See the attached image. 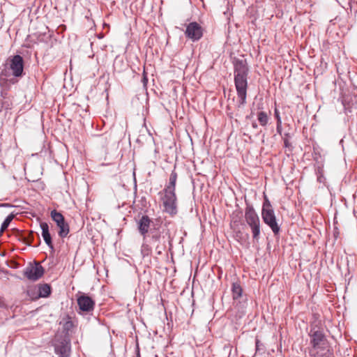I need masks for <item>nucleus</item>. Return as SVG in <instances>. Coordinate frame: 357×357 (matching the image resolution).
I'll list each match as a JSON object with an SVG mask.
<instances>
[{
    "mask_svg": "<svg viewBox=\"0 0 357 357\" xmlns=\"http://www.w3.org/2000/svg\"><path fill=\"white\" fill-rule=\"evenodd\" d=\"M234 66V84L239 107L246 103L248 68L245 60L236 59Z\"/></svg>",
    "mask_w": 357,
    "mask_h": 357,
    "instance_id": "1",
    "label": "nucleus"
},
{
    "mask_svg": "<svg viewBox=\"0 0 357 357\" xmlns=\"http://www.w3.org/2000/svg\"><path fill=\"white\" fill-rule=\"evenodd\" d=\"M24 71V59L20 55H15L7 59L0 73V79H6L10 75L22 77Z\"/></svg>",
    "mask_w": 357,
    "mask_h": 357,
    "instance_id": "2",
    "label": "nucleus"
},
{
    "mask_svg": "<svg viewBox=\"0 0 357 357\" xmlns=\"http://www.w3.org/2000/svg\"><path fill=\"white\" fill-rule=\"evenodd\" d=\"M245 219L246 223L251 229L253 240L258 241L261 233L260 220L253 206L250 204H247L246 206Z\"/></svg>",
    "mask_w": 357,
    "mask_h": 357,
    "instance_id": "3",
    "label": "nucleus"
},
{
    "mask_svg": "<svg viewBox=\"0 0 357 357\" xmlns=\"http://www.w3.org/2000/svg\"><path fill=\"white\" fill-rule=\"evenodd\" d=\"M261 217L264 222L271 229L275 235L278 234L280 227L276 221V217L268 199L263 204Z\"/></svg>",
    "mask_w": 357,
    "mask_h": 357,
    "instance_id": "4",
    "label": "nucleus"
},
{
    "mask_svg": "<svg viewBox=\"0 0 357 357\" xmlns=\"http://www.w3.org/2000/svg\"><path fill=\"white\" fill-rule=\"evenodd\" d=\"M148 242L155 248V252L160 255L166 248L167 238L163 233L160 230L151 231L148 235Z\"/></svg>",
    "mask_w": 357,
    "mask_h": 357,
    "instance_id": "5",
    "label": "nucleus"
},
{
    "mask_svg": "<svg viewBox=\"0 0 357 357\" xmlns=\"http://www.w3.org/2000/svg\"><path fill=\"white\" fill-rule=\"evenodd\" d=\"M162 198L164 210L172 216L177 213V197L175 192L163 191Z\"/></svg>",
    "mask_w": 357,
    "mask_h": 357,
    "instance_id": "6",
    "label": "nucleus"
},
{
    "mask_svg": "<svg viewBox=\"0 0 357 357\" xmlns=\"http://www.w3.org/2000/svg\"><path fill=\"white\" fill-rule=\"evenodd\" d=\"M44 268L38 262L30 264L24 271V275L29 280L36 281L44 274Z\"/></svg>",
    "mask_w": 357,
    "mask_h": 357,
    "instance_id": "7",
    "label": "nucleus"
},
{
    "mask_svg": "<svg viewBox=\"0 0 357 357\" xmlns=\"http://www.w3.org/2000/svg\"><path fill=\"white\" fill-rule=\"evenodd\" d=\"M54 351L59 357H69L70 352V340L66 337L56 338L54 343Z\"/></svg>",
    "mask_w": 357,
    "mask_h": 357,
    "instance_id": "8",
    "label": "nucleus"
},
{
    "mask_svg": "<svg viewBox=\"0 0 357 357\" xmlns=\"http://www.w3.org/2000/svg\"><path fill=\"white\" fill-rule=\"evenodd\" d=\"M203 28L196 22L189 23L185 31V36L193 42L198 41L203 36Z\"/></svg>",
    "mask_w": 357,
    "mask_h": 357,
    "instance_id": "9",
    "label": "nucleus"
},
{
    "mask_svg": "<svg viewBox=\"0 0 357 357\" xmlns=\"http://www.w3.org/2000/svg\"><path fill=\"white\" fill-rule=\"evenodd\" d=\"M77 304L82 312H92L95 307V301L88 295L83 294L78 297Z\"/></svg>",
    "mask_w": 357,
    "mask_h": 357,
    "instance_id": "10",
    "label": "nucleus"
},
{
    "mask_svg": "<svg viewBox=\"0 0 357 357\" xmlns=\"http://www.w3.org/2000/svg\"><path fill=\"white\" fill-rule=\"evenodd\" d=\"M151 219L147 215H143L138 222V229L143 236V240L148 238L149 229L151 224Z\"/></svg>",
    "mask_w": 357,
    "mask_h": 357,
    "instance_id": "11",
    "label": "nucleus"
},
{
    "mask_svg": "<svg viewBox=\"0 0 357 357\" xmlns=\"http://www.w3.org/2000/svg\"><path fill=\"white\" fill-rule=\"evenodd\" d=\"M311 337V344L314 348L319 347L321 342L324 339V335L320 330H316L315 328H312L309 333Z\"/></svg>",
    "mask_w": 357,
    "mask_h": 357,
    "instance_id": "12",
    "label": "nucleus"
},
{
    "mask_svg": "<svg viewBox=\"0 0 357 357\" xmlns=\"http://www.w3.org/2000/svg\"><path fill=\"white\" fill-rule=\"evenodd\" d=\"M40 227L42 229V236L44 239V241L47 245V246L51 249L54 250V245L52 243V236L50 235V231H49V226L47 223L46 222H41L40 223Z\"/></svg>",
    "mask_w": 357,
    "mask_h": 357,
    "instance_id": "13",
    "label": "nucleus"
},
{
    "mask_svg": "<svg viewBox=\"0 0 357 357\" xmlns=\"http://www.w3.org/2000/svg\"><path fill=\"white\" fill-rule=\"evenodd\" d=\"M177 178L178 174L175 172V170H173L169 175V181L165 185L163 191L175 192Z\"/></svg>",
    "mask_w": 357,
    "mask_h": 357,
    "instance_id": "14",
    "label": "nucleus"
},
{
    "mask_svg": "<svg viewBox=\"0 0 357 357\" xmlns=\"http://www.w3.org/2000/svg\"><path fill=\"white\" fill-rule=\"evenodd\" d=\"M152 252L151 245L148 242V238H146L145 240H143V243L141 247V254L143 258L149 257L151 255Z\"/></svg>",
    "mask_w": 357,
    "mask_h": 357,
    "instance_id": "15",
    "label": "nucleus"
},
{
    "mask_svg": "<svg viewBox=\"0 0 357 357\" xmlns=\"http://www.w3.org/2000/svg\"><path fill=\"white\" fill-rule=\"evenodd\" d=\"M56 225L59 229L58 232L59 236L61 238L66 237L70 231L68 224L64 220L62 222V223L56 224Z\"/></svg>",
    "mask_w": 357,
    "mask_h": 357,
    "instance_id": "16",
    "label": "nucleus"
},
{
    "mask_svg": "<svg viewBox=\"0 0 357 357\" xmlns=\"http://www.w3.org/2000/svg\"><path fill=\"white\" fill-rule=\"evenodd\" d=\"M51 294V287L47 284H43L38 287V294L40 297L46 298Z\"/></svg>",
    "mask_w": 357,
    "mask_h": 357,
    "instance_id": "17",
    "label": "nucleus"
},
{
    "mask_svg": "<svg viewBox=\"0 0 357 357\" xmlns=\"http://www.w3.org/2000/svg\"><path fill=\"white\" fill-rule=\"evenodd\" d=\"M17 236L19 238L20 241H22L26 245H31L33 238V234L32 231L29 234L28 236H25L20 231L17 230Z\"/></svg>",
    "mask_w": 357,
    "mask_h": 357,
    "instance_id": "18",
    "label": "nucleus"
},
{
    "mask_svg": "<svg viewBox=\"0 0 357 357\" xmlns=\"http://www.w3.org/2000/svg\"><path fill=\"white\" fill-rule=\"evenodd\" d=\"M231 290H232V294H233L234 299H238L241 296L243 289L239 283H237V282L233 283Z\"/></svg>",
    "mask_w": 357,
    "mask_h": 357,
    "instance_id": "19",
    "label": "nucleus"
},
{
    "mask_svg": "<svg viewBox=\"0 0 357 357\" xmlns=\"http://www.w3.org/2000/svg\"><path fill=\"white\" fill-rule=\"evenodd\" d=\"M14 218V215L13 213L8 215L6 218L4 220L3 223L1 224V227L0 229V236L4 232V231L8 227L10 223Z\"/></svg>",
    "mask_w": 357,
    "mask_h": 357,
    "instance_id": "20",
    "label": "nucleus"
},
{
    "mask_svg": "<svg viewBox=\"0 0 357 357\" xmlns=\"http://www.w3.org/2000/svg\"><path fill=\"white\" fill-rule=\"evenodd\" d=\"M51 218L56 223H62L65 220L63 215L56 210L51 211Z\"/></svg>",
    "mask_w": 357,
    "mask_h": 357,
    "instance_id": "21",
    "label": "nucleus"
},
{
    "mask_svg": "<svg viewBox=\"0 0 357 357\" xmlns=\"http://www.w3.org/2000/svg\"><path fill=\"white\" fill-rule=\"evenodd\" d=\"M257 120L261 126L267 125L268 121V117L265 112H259L257 114Z\"/></svg>",
    "mask_w": 357,
    "mask_h": 357,
    "instance_id": "22",
    "label": "nucleus"
},
{
    "mask_svg": "<svg viewBox=\"0 0 357 357\" xmlns=\"http://www.w3.org/2000/svg\"><path fill=\"white\" fill-rule=\"evenodd\" d=\"M234 235V238L239 243H243V241H245V236L242 231H241L239 229H237L236 227L233 228Z\"/></svg>",
    "mask_w": 357,
    "mask_h": 357,
    "instance_id": "23",
    "label": "nucleus"
},
{
    "mask_svg": "<svg viewBox=\"0 0 357 357\" xmlns=\"http://www.w3.org/2000/svg\"><path fill=\"white\" fill-rule=\"evenodd\" d=\"M255 347L256 353L262 354L264 352V345L257 338L255 340Z\"/></svg>",
    "mask_w": 357,
    "mask_h": 357,
    "instance_id": "24",
    "label": "nucleus"
},
{
    "mask_svg": "<svg viewBox=\"0 0 357 357\" xmlns=\"http://www.w3.org/2000/svg\"><path fill=\"white\" fill-rule=\"evenodd\" d=\"M274 116H275V118L276 119V121H277L276 123H282L280 112L277 108H275L274 110Z\"/></svg>",
    "mask_w": 357,
    "mask_h": 357,
    "instance_id": "25",
    "label": "nucleus"
},
{
    "mask_svg": "<svg viewBox=\"0 0 357 357\" xmlns=\"http://www.w3.org/2000/svg\"><path fill=\"white\" fill-rule=\"evenodd\" d=\"M2 309H8V305L6 303L3 298L0 296V310Z\"/></svg>",
    "mask_w": 357,
    "mask_h": 357,
    "instance_id": "26",
    "label": "nucleus"
},
{
    "mask_svg": "<svg viewBox=\"0 0 357 357\" xmlns=\"http://www.w3.org/2000/svg\"><path fill=\"white\" fill-rule=\"evenodd\" d=\"M73 326V324L71 321H68L64 324V329L66 331H69Z\"/></svg>",
    "mask_w": 357,
    "mask_h": 357,
    "instance_id": "27",
    "label": "nucleus"
},
{
    "mask_svg": "<svg viewBox=\"0 0 357 357\" xmlns=\"http://www.w3.org/2000/svg\"><path fill=\"white\" fill-rule=\"evenodd\" d=\"M276 130L279 135H282V123H276Z\"/></svg>",
    "mask_w": 357,
    "mask_h": 357,
    "instance_id": "28",
    "label": "nucleus"
},
{
    "mask_svg": "<svg viewBox=\"0 0 357 357\" xmlns=\"http://www.w3.org/2000/svg\"><path fill=\"white\" fill-rule=\"evenodd\" d=\"M321 357H333V355L332 353H331L329 351L324 354Z\"/></svg>",
    "mask_w": 357,
    "mask_h": 357,
    "instance_id": "29",
    "label": "nucleus"
},
{
    "mask_svg": "<svg viewBox=\"0 0 357 357\" xmlns=\"http://www.w3.org/2000/svg\"><path fill=\"white\" fill-rule=\"evenodd\" d=\"M284 144L285 147H289L291 146L290 142L287 138H284Z\"/></svg>",
    "mask_w": 357,
    "mask_h": 357,
    "instance_id": "30",
    "label": "nucleus"
},
{
    "mask_svg": "<svg viewBox=\"0 0 357 357\" xmlns=\"http://www.w3.org/2000/svg\"><path fill=\"white\" fill-rule=\"evenodd\" d=\"M142 82L144 83V85H146L147 82H148V79L146 77V75L145 73H144V76H143V78H142Z\"/></svg>",
    "mask_w": 357,
    "mask_h": 357,
    "instance_id": "31",
    "label": "nucleus"
},
{
    "mask_svg": "<svg viewBox=\"0 0 357 357\" xmlns=\"http://www.w3.org/2000/svg\"><path fill=\"white\" fill-rule=\"evenodd\" d=\"M252 127L255 129H257L258 128V126L256 122H252Z\"/></svg>",
    "mask_w": 357,
    "mask_h": 357,
    "instance_id": "32",
    "label": "nucleus"
},
{
    "mask_svg": "<svg viewBox=\"0 0 357 357\" xmlns=\"http://www.w3.org/2000/svg\"><path fill=\"white\" fill-rule=\"evenodd\" d=\"M284 136L287 137H289V133H286V134H284Z\"/></svg>",
    "mask_w": 357,
    "mask_h": 357,
    "instance_id": "33",
    "label": "nucleus"
},
{
    "mask_svg": "<svg viewBox=\"0 0 357 357\" xmlns=\"http://www.w3.org/2000/svg\"><path fill=\"white\" fill-rule=\"evenodd\" d=\"M137 357H140V356H139V353H138V354H137Z\"/></svg>",
    "mask_w": 357,
    "mask_h": 357,
    "instance_id": "34",
    "label": "nucleus"
}]
</instances>
